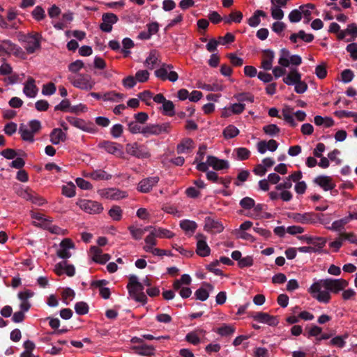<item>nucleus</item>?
I'll list each match as a JSON object with an SVG mask.
<instances>
[{"label": "nucleus", "mask_w": 357, "mask_h": 357, "mask_svg": "<svg viewBox=\"0 0 357 357\" xmlns=\"http://www.w3.org/2000/svg\"><path fill=\"white\" fill-rule=\"evenodd\" d=\"M127 289L130 295L136 294L137 293L143 292L144 286L138 281L136 275H130L129 278V282L127 284Z\"/></svg>", "instance_id": "obj_19"}, {"label": "nucleus", "mask_w": 357, "mask_h": 357, "mask_svg": "<svg viewBox=\"0 0 357 357\" xmlns=\"http://www.w3.org/2000/svg\"><path fill=\"white\" fill-rule=\"evenodd\" d=\"M249 317H252L255 321L266 324L271 326H276L279 324L277 316H272L266 312H250Z\"/></svg>", "instance_id": "obj_8"}, {"label": "nucleus", "mask_w": 357, "mask_h": 357, "mask_svg": "<svg viewBox=\"0 0 357 357\" xmlns=\"http://www.w3.org/2000/svg\"><path fill=\"white\" fill-rule=\"evenodd\" d=\"M235 332V328L230 325L224 324L218 329V333L221 336H229Z\"/></svg>", "instance_id": "obj_43"}, {"label": "nucleus", "mask_w": 357, "mask_h": 357, "mask_svg": "<svg viewBox=\"0 0 357 357\" xmlns=\"http://www.w3.org/2000/svg\"><path fill=\"white\" fill-rule=\"evenodd\" d=\"M301 79V74L297 70H291L288 75L283 78V82L290 86L294 85L298 81Z\"/></svg>", "instance_id": "obj_27"}, {"label": "nucleus", "mask_w": 357, "mask_h": 357, "mask_svg": "<svg viewBox=\"0 0 357 357\" xmlns=\"http://www.w3.org/2000/svg\"><path fill=\"white\" fill-rule=\"evenodd\" d=\"M194 142L191 138L183 139L176 146L178 154L184 153L191 151L193 149Z\"/></svg>", "instance_id": "obj_25"}, {"label": "nucleus", "mask_w": 357, "mask_h": 357, "mask_svg": "<svg viewBox=\"0 0 357 357\" xmlns=\"http://www.w3.org/2000/svg\"><path fill=\"white\" fill-rule=\"evenodd\" d=\"M222 133L225 139H231L239 134V130L233 125H229L224 129Z\"/></svg>", "instance_id": "obj_34"}, {"label": "nucleus", "mask_w": 357, "mask_h": 357, "mask_svg": "<svg viewBox=\"0 0 357 357\" xmlns=\"http://www.w3.org/2000/svg\"><path fill=\"white\" fill-rule=\"evenodd\" d=\"M75 182L77 185L82 190H91L93 188L89 181L82 178H77Z\"/></svg>", "instance_id": "obj_63"}, {"label": "nucleus", "mask_w": 357, "mask_h": 357, "mask_svg": "<svg viewBox=\"0 0 357 357\" xmlns=\"http://www.w3.org/2000/svg\"><path fill=\"white\" fill-rule=\"evenodd\" d=\"M180 227L183 231L186 232L190 231L193 233L196 230L197 225L195 221L190 220H183L180 222Z\"/></svg>", "instance_id": "obj_33"}, {"label": "nucleus", "mask_w": 357, "mask_h": 357, "mask_svg": "<svg viewBox=\"0 0 357 357\" xmlns=\"http://www.w3.org/2000/svg\"><path fill=\"white\" fill-rule=\"evenodd\" d=\"M235 40V36L231 33H227L225 36H220L218 40L220 44L226 45L227 43H233Z\"/></svg>", "instance_id": "obj_60"}, {"label": "nucleus", "mask_w": 357, "mask_h": 357, "mask_svg": "<svg viewBox=\"0 0 357 357\" xmlns=\"http://www.w3.org/2000/svg\"><path fill=\"white\" fill-rule=\"evenodd\" d=\"M315 8L314 5L312 3H308L306 5H303L300 6L301 12L304 15V17L307 19V21L305 22L307 23L310 20V15H311V10Z\"/></svg>", "instance_id": "obj_46"}, {"label": "nucleus", "mask_w": 357, "mask_h": 357, "mask_svg": "<svg viewBox=\"0 0 357 357\" xmlns=\"http://www.w3.org/2000/svg\"><path fill=\"white\" fill-rule=\"evenodd\" d=\"M90 178L95 181H107L112 178V175L102 169H98L90 172Z\"/></svg>", "instance_id": "obj_30"}, {"label": "nucleus", "mask_w": 357, "mask_h": 357, "mask_svg": "<svg viewBox=\"0 0 357 357\" xmlns=\"http://www.w3.org/2000/svg\"><path fill=\"white\" fill-rule=\"evenodd\" d=\"M313 182L325 191L333 190L335 187V184L333 182L332 178L328 176H319L314 179Z\"/></svg>", "instance_id": "obj_18"}, {"label": "nucleus", "mask_w": 357, "mask_h": 357, "mask_svg": "<svg viewBox=\"0 0 357 357\" xmlns=\"http://www.w3.org/2000/svg\"><path fill=\"white\" fill-rule=\"evenodd\" d=\"M227 57L234 66H241L243 64V59L237 56L234 53L228 54Z\"/></svg>", "instance_id": "obj_62"}, {"label": "nucleus", "mask_w": 357, "mask_h": 357, "mask_svg": "<svg viewBox=\"0 0 357 357\" xmlns=\"http://www.w3.org/2000/svg\"><path fill=\"white\" fill-rule=\"evenodd\" d=\"M159 61L158 55L156 50H151L149 56L146 59L145 65L151 70L153 69L155 65Z\"/></svg>", "instance_id": "obj_32"}, {"label": "nucleus", "mask_w": 357, "mask_h": 357, "mask_svg": "<svg viewBox=\"0 0 357 357\" xmlns=\"http://www.w3.org/2000/svg\"><path fill=\"white\" fill-rule=\"evenodd\" d=\"M302 18V13L298 10L294 9L289 14V19L291 23H296L301 21Z\"/></svg>", "instance_id": "obj_54"}, {"label": "nucleus", "mask_w": 357, "mask_h": 357, "mask_svg": "<svg viewBox=\"0 0 357 357\" xmlns=\"http://www.w3.org/2000/svg\"><path fill=\"white\" fill-rule=\"evenodd\" d=\"M32 16L36 21H41L45 17V10L40 6H37L32 11Z\"/></svg>", "instance_id": "obj_47"}, {"label": "nucleus", "mask_w": 357, "mask_h": 357, "mask_svg": "<svg viewBox=\"0 0 357 357\" xmlns=\"http://www.w3.org/2000/svg\"><path fill=\"white\" fill-rule=\"evenodd\" d=\"M128 230L135 240H140L144 234V230L141 228H136L132 225L128 227Z\"/></svg>", "instance_id": "obj_48"}, {"label": "nucleus", "mask_w": 357, "mask_h": 357, "mask_svg": "<svg viewBox=\"0 0 357 357\" xmlns=\"http://www.w3.org/2000/svg\"><path fill=\"white\" fill-rule=\"evenodd\" d=\"M75 310L77 314L84 315L89 312V305L86 303L79 301L75 303Z\"/></svg>", "instance_id": "obj_41"}, {"label": "nucleus", "mask_w": 357, "mask_h": 357, "mask_svg": "<svg viewBox=\"0 0 357 357\" xmlns=\"http://www.w3.org/2000/svg\"><path fill=\"white\" fill-rule=\"evenodd\" d=\"M135 351V353L141 356H151L153 354L155 348L153 346H149L145 344L141 346H134L132 348Z\"/></svg>", "instance_id": "obj_29"}, {"label": "nucleus", "mask_w": 357, "mask_h": 357, "mask_svg": "<svg viewBox=\"0 0 357 357\" xmlns=\"http://www.w3.org/2000/svg\"><path fill=\"white\" fill-rule=\"evenodd\" d=\"M322 287V283L320 282V280L313 283L310 288V292L313 295V297L315 298L318 301L322 302L324 303H329L331 300V294L328 291H322L321 288Z\"/></svg>", "instance_id": "obj_7"}, {"label": "nucleus", "mask_w": 357, "mask_h": 357, "mask_svg": "<svg viewBox=\"0 0 357 357\" xmlns=\"http://www.w3.org/2000/svg\"><path fill=\"white\" fill-rule=\"evenodd\" d=\"M62 194L67 197H73L75 195V185L72 183L63 185Z\"/></svg>", "instance_id": "obj_40"}, {"label": "nucleus", "mask_w": 357, "mask_h": 357, "mask_svg": "<svg viewBox=\"0 0 357 357\" xmlns=\"http://www.w3.org/2000/svg\"><path fill=\"white\" fill-rule=\"evenodd\" d=\"M264 59L261 61V68L266 70H269L272 68V63L275 56L273 51L271 50H265L263 51Z\"/></svg>", "instance_id": "obj_24"}, {"label": "nucleus", "mask_w": 357, "mask_h": 357, "mask_svg": "<svg viewBox=\"0 0 357 357\" xmlns=\"http://www.w3.org/2000/svg\"><path fill=\"white\" fill-rule=\"evenodd\" d=\"M127 196V194L126 192L121 191L117 189H109L106 193L105 197L107 199L118 200L122 198H124Z\"/></svg>", "instance_id": "obj_31"}, {"label": "nucleus", "mask_w": 357, "mask_h": 357, "mask_svg": "<svg viewBox=\"0 0 357 357\" xmlns=\"http://www.w3.org/2000/svg\"><path fill=\"white\" fill-rule=\"evenodd\" d=\"M260 17H266V13L261 10H255L252 16L248 20V24L251 27L257 26L261 22Z\"/></svg>", "instance_id": "obj_28"}, {"label": "nucleus", "mask_w": 357, "mask_h": 357, "mask_svg": "<svg viewBox=\"0 0 357 357\" xmlns=\"http://www.w3.org/2000/svg\"><path fill=\"white\" fill-rule=\"evenodd\" d=\"M255 200L252 198L249 197L243 198L240 201V203H239L240 206L243 208L246 209V210L253 208L255 206Z\"/></svg>", "instance_id": "obj_49"}, {"label": "nucleus", "mask_w": 357, "mask_h": 357, "mask_svg": "<svg viewBox=\"0 0 357 357\" xmlns=\"http://www.w3.org/2000/svg\"><path fill=\"white\" fill-rule=\"evenodd\" d=\"M315 74L319 79H324L327 75L326 66L325 64L318 65L315 68Z\"/></svg>", "instance_id": "obj_59"}, {"label": "nucleus", "mask_w": 357, "mask_h": 357, "mask_svg": "<svg viewBox=\"0 0 357 357\" xmlns=\"http://www.w3.org/2000/svg\"><path fill=\"white\" fill-rule=\"evenodd\" d=\"M294 91L296 93L301 94L305 93L308 88L307 83L302 81L301 79L294 84Z\"/></svg>", "instance_id": "obj_56"}, {"label": "nucleus", "mask_w": 357, "mask_h": 357, "mask_svg": "<svg viewBox=\"0 0 357 357\" xmlns=\"http://www.w3.org/2000/svg\"><path fill=\"white\" fill-rule=\"evenodd\" d=\"M234 152L236 153L237 158L239 160H247L250 155V151L247 148L244 147L235 149Z\"/></svg>", "instance_id": "obj_38"}, {"label": "nucleus", "mask_w": 357, "mask_h": 357, "mask_svg": "<svg viewBox=\"0 0 357 357\" xmlns=\"http://www.w3.org/2000/svg\"><path fill=\"white\" fill-rule=\"evenodd\" d=\"M42 36L38 33H31L27 34L24 42L26 43L24 48L27 53L33 54L36 50L40 49V40Z\"/></svg>", "instance_id": "obj_5"}, {"label": "nucleus", "mask_w": 357, "mask_h": 357, "mask_svg": "<svg viewBox=\"0 0 357 357\" xmlns=\"http://www.w3.org/2000/svg\"><path fill=\"white\" fill-rule=\"evenodd\" d=\"M102 20L100 29L104 32L109 33L112 30V25L118 22L119 17L112 13H106L102 15Z\"/></svg>", "instance_id": "obj_9"}, {"label": "nucleus", "mask_w": 357, "mask_h": 357, "mask_svg": "<svg viewBox=\"0 0 357 357\" xmlns=\"http://www.w3.org/2000/svg\"><path fill=\"white\" fill-rule=\"evenodd\" d=\"M288 218H291L294 222L301 224H315L318 222L323 223L321 217L324 216L322 213H289Z\"/></svg>", "instance_id": "obj_1"}, {"label": "nucleus", "mask_w": 357, "mask_h": 357, "mask_svg": "<svg viewBox=\"0 0 357 357\" xmlns=\"http://www.w3.org/2000/svg\"><path fill=\"white\" fill-rule=\"evenodd\" d=\"M280 52L281 56L278 60L279 64L283 67H288L290 63V61L288 59V56L290 54L289 51L285 48H283L281 50Z\"/></svg>", "instance_id": "obj_39"}, {"label": "nucleus", "mask_w": 357, "mask_h": 357, "mask_svg": "<svg viewBox=\"0 0 357 357\" xmlns=\"http://www.w3.org/2000/svg\"><path fill=\"white\" fill-rule=\"evenodd\" d=\"M207 163L216 171L229 168V163L227 160L219 159L213 155H208L207 157Z\"/></svg>", "instance_id": "obj_17"}, {"label": "nucleus", "mask_w": 357, "mask_h": 357, "mask_svg": "<svg viewBox=\"0 0 357 357\" xmlns=\"http://www.w3.org/2000/svg\"><path fill=\"white\" fill-rule=\"evenodd\" d=\"M197 238H198L196 249L197 255L202 257L208 256L211 254V248L206 241V237L203 234H199L197 235Z\"/></svg>", "instance_id": "obj_13"}, {"label": "nucleus", "mask_w": 357, "mask_h": 357, "mask_svg": "<svg viewBox=\"0 0 357 357\" xmlns=\"http://www.w3.org/2000/svg\"><path fill=\"white\" fill-rule=\"evenodd\" d=\"M158 238H172L174 236V234L170 230L163 228H153L152 230Z\"/></svg>", "instance_id": "obj_35"}, {"label": "nucleus", "mask_w": 357, "mask_h": 357, "mask_svg": "<svg viewBox=\"0 0 357 357\" xmlns=\"http://www.w3.org/2000/svg\"><path fill=\"white\" fill-rule=\"evenodd\" d=\"M75 244L70 238H64L60 243V249L57 250V256L61 259H66L71 257L69 249L74 248Z\"/></svg>", "instance_id": "obj_12"}, {"label": "nucleus", "mask_w": 357, "mask_h": 357, "mask_svg": "<svg viewBox=\"0 0 357 357\" xmlns=\"http://www.w3.org/2000/svg\"><path fill=\"white\" fill-rule=\"evenodd\" d=\"M66 120L73 126L84 132L94 133L96 131V126L92 122L86 121L84 119L73 116H67Z\"/></svg>", "instance_id": "obj_6"}, {"label": "nucleus", "mask_w": 357, "mask_h": 357, "mask_svg": "<svg viewBox=\"0 0 357 357\" xmlns=\"http://www.w3.org/2000/svg\"><path fill=\"white\" fill-rule=\"evenodd\" d=\"M126 151L128 154L137 158H148L151 155L144 145L139 144L137 142L127 144L126 146Z\"/></svg>", "instance_id": "obj_4"}, {"label": "nucleus", "mask_w": 357, "mask_h": 357, "mask_svg": "<svg viewBox=\"0 0 357 357\" xmlns=\"http://www.w3.org/2000/svg\"><path fill=\"white\" fill-rule=\"evenodd\" d=\"M320 282L322 283L323 287L335 294H337L339 291L343 290L349 284L348 282L344 279L333 278L320 280Z\"/></svg>", "instance_id": "obj_2"}, {"label": "nucleus", "mask_w": 357, "mask_h": 357, "mask_svg": "<svg viewBox=\"0 0 357 357\" xmlns=\"http://www.w3.org/2000/svg\"><path fill=\"white\" fill-rule=\"evenodd\" d=\"M347 34H351L352 36L351 39H347V41H351L357 37V25L355 23H352L348 25L346 30H344Z\"/></svg>", "instance_id": "obj_58"}, {"label": "nucleus", "mask_w": 357, "mask_h": 357, "mask_svg": "<svg viewBox=\"0 0 357 357\" xmlns=\"http://www.w3.org/2000/svg\"><path fill=\"white\" fill-rule=\"evenodd\" d=\"M50 142L53 144H59L61 142L66 140V134L60 128H54L50 135Z\"/></svg>", "instance_id": "obj_23"}, {"label": "nucleus", "mask_w": 357, "mask_h": 357, "mask_svg": "<svg viewBox=\"0 0 357 357\" xmlns=\"http://www.w3.org/2000/svg\"><path fill=\"white\" fill-rule=\"evenodd\" d=\"M163 113L169 116L175 115L174 105L172 101L167 100L162 104Z\"/></svg>", "instance_id": "obj_37"}, {"label": "nucleus", "mask_w": 357, "mask_h": 357, "mask_svg": "<svg viewBox=\"0 0 357 357\" xmlns=\"http://www.w3.org/2000/svg\"><path fill=\"white\" fill-rule=\"evenodd\" d=\"M19 133L21 135V137L24 141L33 142L34 135L31 130L29 129L27 125L21 123L19 128Z\"/></svg>", "instance_id": "obj_26"}, {"label": "nucleus", "mask_w": 357, "mask_h": 357, "mask_svg": "<svg viewBox=\"0 0 357 357\" xmlns=\"http://www.w3.org/2000/svg\"><path fill=\"white\" fill-rule=\"evenodd\" d=\"M80 208L89 213H100L103 207L98 202L92 200H84L80 204Z\"/></svg>", "instance_id": "obj_15"}, {"label": "nucleus", "mask_w": 357, "mask_h": 357, "mask_svg": "<svg viewBox=\"0 0 357 357\" xmlns=\"http://www.w3.org/2000/svg\"><path fill=\"white\" fill-rule=\"evenodd\" d=\"M56 89L55 84L52 82H50L43 85L42 93L45 96H51L56 92Z\"/></svg>", "instance_id": "obj_51"}, {"label": "nucleus", "mask_w": 357, "mask_h": 357, "mask_svg": "<svg viewBox=\"0 0 357 357\" xmlns=\"http://www.w3.org/2000/svg\"><path fill=\"white\" fill-rule=\"evenodd\" d=\"M159 180L160 178L158 176L144 178L139 183L137 189L141 192L147 193L158 183Z\"/></svg>", "instance_id": "obj_16"}, {"label": "nucleus", "mask_w": 357, "mask_h": 357, "mask_svg": "<svg viewBox=\"0 0 357 357\" xmlns=\"http://www.w3.org/2000/svg\"><path fill=\"white\" fill-rule=\"evenodd\" d=\"M170 123H165L162 124H149L143 127L142 135L145 137L151 135H159L161 133H168L170 131Z\"/></svg>", "instance_id": "obj_3"}, {"label": "nucleus", "mask_w": 357, "mask_h": 357, "mask_svg": "<svg viewBox=\"0 0 357 357\" xmlns=\"http://www.w3.org/2000/svg\"><path fill=\"white\" fill-rule=\"evenodd\" d=\"M195 296L196 297V299L204 301L207 300V298H208L209 293L206 289L201 287L195 291Z\"/></svg>", "instance_id": "obj_57"}, {"label": "nucleus", "mask_w": 357, "mask_h": 357, "mask_svg": "<svg viewBox=\"0 0 357 357\" xmlns=\"http://www.w3.org/2000/svg\"><path fill=\"white\" fill-rule=\"evenodd\" d=\"M250 176V172L248 170H241L238 174L236 181L234 182V184L236 186H240L241 184L239 182H245L248 180Z\"/></svg>", "instance_id": "obj_52"}, {"label": "nucleus", "mask_w": 357, "mask_h": 357, "mask_svg": "<svg viewBox=\"0 0 357 357\" xmlns=\"http://www.w3.org/2000/svg\"><path fill=\"white\" fill-rule=\"evenodd\" d=\"M54 272L59 276L65 273L68 276L73 277L75 274V268L73 265L68 264L66 261H62L55 265Z\"/></svg>", "instance_id": "obj_14"}, {"label": "nucleus", "mask_w": 357, "mask_h": 357, "mask_svg": "<svg viewBox=\"0 0 357 357\" xmlns=\"http://www.w3.org/2000/svg\"><path fill=\"white\" fill-rule=\"evenodd\" d=\"M109 215L114 220L119 221L122 217V210L119 206H114L109 211Z\"/></svg>", "instance_id": "obj_45"}, {"label": "nucleus", "mask_w": 357, "mask_h": 357, "mask_svg": "<svg viewBox=\"0 0 357 357\" xmlns=\"http://www.w3.org/2000/svg\"><path fill=\"white\" fill-rule=\"evenodd\" d=\"M100 148L104 149L107 152L111 154H121L122 146L114 142L103 141L98 144Z\"/></svg>", "instance_id": "obj_20"}, {"label": "nucleus", "mask_w": 357, "mask_h": 357, "mask_svg": "<svg viewBox=\"0 0 357 357\" xmlns=\"http://www.w3.org/2000/svg\"><path fill=\"white\" fill-rule=\"evenodd\" d=\"M149 73L146 70H138L135 74V79L139 82H145L149 79Z\"/></svg>", "instance_id": "obj_55"}, {"label": "nucleus", "mask_w": 357, "mask_h": 357, "mask_svg": "<svg viewBox=\"0 0 357 357\" xmlns=\"http://www.w3.org/2000/svg\"><path fill=\"white\" fill-rule=\"evenodd\" d=\"M38 88L35 84V80L32 77H29L23 89L24 93L29 98H34L38 93Z\"/></svg>", "instance_id": "obj_22"}, {"label": "nucleus", "mask_w": 357, "mask_h": 357, "mask_svg": "<svg viewBox=\"0 0 357 357\" xmlns=\"http://www.w3.org/2000/svg\"><path fill=\"white\" fill-rule=\"evenodd\" d=\"M73 84L77 88L88 91L93 89L95 82L91 80V76L88 75H79V77L73 81Z\"/></svg>", "instance_id": "obj_11"}, {"label": "nucleus", "mask_w": 357, "mask_h": 357, "mask_svg": "<svg viewBox=\"0 0 357 357\" xmlns=\"http://www.w3.org/2000/svg\"><path fill=\"white\" fill-rule=\"evenodd\" d=\"M91 252L93 261L100 264H106L111 258L109 254H102V250L96 246L91 248Z\"/></svg>", "instance_id": "obj_21"}, {"label": "nucleus", "mask_w": 357, "mask_h": 357, "mask_svg": "<svg viewBox=\"0 0 357 357\" xmlns=\"http://www.w3.org/2000/svg\"><path fill=\"white\" fill-rule=\"evenodd\" d=\"M139 124L140 123L136 122L135 121L130 122L128 124V130L132 134H137V133H142V134L143 127H142Z\"/></svg>", "instance_id": "obj_50"}, {"label": "nucleus", "mask_w": 357, "mask_h": 357, "mask_svg": "<svg viewBox=\"0 0 357 357\" xmlns=\"http://www.w3.org/2000/svg\"><path fill=\"white\" fill-rule=\"evenodd\" d=\"M348 334H344V335H337L331 339L330 341V344L333 346L337 347L339 348H343L345 346L346 342L345 340L348 337Z\"/></svg>", "instance_id": "obj_36"}, {"label": "nucleus", "mask_w": 357, "mask_h": 357, "mask_svg": "<svg viewBox=\"0 0 357 357\" xmlns=\"http://www.w3.org/2000/svg\"><path fill=\"white\" fill-rule=\"evenodd\" d=\"M346 50L348 52L350 53V56L352 58L353 60L356 61L357 60V43H352L349 44Z\"/></svg>", "instance_id": "obj_64"}, {"label": "nucleus", "mask_w": 357, "mask_h": 357, "mask_svg": "<svg viewBox=\"0 0 357 357\" xmlns=\"http://www.w3.org/2000/svg\"><path fill=\"white\" fill-rule=\"evenodd\" d=\"M354 73L350 69L344 70L341 73L342 80L344 83H349L351 82L354 78Z\"/></svg>", "instance_id": "obj_61"}, {"label": "nucleus", "mask_w": 357, "mask_h": 357, "mask_svg": "<svg viewBox=\"0 0 357 357\" xmlns=\"http://www.w3.org/2000/svg\"><path fill=\"white\" fill-rule=\"evenodd\" d=\"M84 68V63L81 60H76L68 66V70L74 73H77L81 68Z\"/></svg>", "instance_id": "obj_53"}, {"label": "nucleus", "mask_w": 357, "mask_h": 357, "mask_svg": "<svg viewBox=\"0 0 357 357\" xmlns=\"http://www.w3.org/2000/svg\"><path fill=\"white\" fill-rule=\"evenodd\" d=\"M264 132L270 136H274L278 135L280 132V129L275 124H269L264 126L263 128Z\"/></svg>", "instance_id": "obj_44"}, {"label": "nucleus", "mask_w": 357, "mask_h": 357, "mask_svg": "<svg viewBox=\"0 0 357 357\" xmlns=\"http://www.w3.org/2000/svg\"><path fill=\"white\" fill-rule=\"evenodd\" d=\"M204 223V229L213 234L220 233L224 229L221 222L209 216L205 218Z\"/></svg>", "instance_id": "obj_10"}, {"label": "nucleus", "mask_w": 357, "mask_h": 357, "mask_svg": "<svg viewBox=\"0 0 357 357\" xmlns=\"http://www.w3.org/2000/svg\"><path fill=\"white\" fill-rule=\"evenodd\" d=\"M122 44L123 48L122 49L121 51L123 53L124 56L126 57L130 53V52L128 50L132 48L135 44L134 42L129 38H125L122 41Z\"/></svg>", "instance_id": "obj_42"}]
</instances>
